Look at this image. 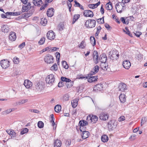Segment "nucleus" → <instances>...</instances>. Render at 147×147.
<instances>
[{
  "label": "nucleus",
  "mask_w": 147,
  "mask_h": 147,
  "mask_svg": "<svg viewBox=\"0 0 147 147\" xmlns=\"http://www.w3.org/2000/svg\"><path fill=\"white\" fill-rule=\"evenodd\" d=\"M80 15L79 14H75L74 15L72 24H74L79 18Z\"/></svg>",
  "instance_id": "nucleus-39"
},
{
  "label": "nucleus",
  "mask_w": 147,
  "mask_h": 147,
  "mask_svg": "<svg viewBox=\"0 0 147 147\" xmlns=\"http://www.w3.org/2000/svg\"><path fill=\"white\" fill-rule=\"evenodd\" d=\"M64 83L62 82H59L58 84V86L59 87H61L63 86Z\"/></svg>",
  "instance_id": "nucleus-62"
},
{
  "label": "nucleus",
  "mask_w": 147,
  "mask_h": 147,
  "mask_svg": "<svg viewBox=\"0 0 147 147\" xmlns=\"http://www.w3.org/2000/svg\"><path fill=\"white\" fill-rule=\"evenodd\" d=\"M84 15L86 17H92L94 16L93 12L92 11L88 10H86L84 11Z\"/></svg>",
  "instance_id": "nucleus-10"
},
{
  "label": "nucleus",
  "mask_w": 147,
  "mask_h": 147,
  "mask_svg": "<svg viewBox=\"0 0 147 147\" xmlns=\"http://www.w3.org/2000/svg\"><path fill=\"white\" fill-rule=\"evenodd\" d=\"M57 66L56 63L54 64L50 68V69L53 71H57Z\"/></svg>",
  "instance_id": "nucleus-37"
},
{
  "label": "nucleus",
  "mask_w": 147,
  "mask_h": 147,
  "mask_svg": "<svg viewBox=\"0 0 147 147\" xmlns=\"http://www.w3.org/2000/svg\"><path fill=\"white\" fill-rule=\"evenodd\" d=\"M102 141L103 142H107L109 140V138L106 135H103L102 136L101 138Z\"/></svg>",
  "instance_id": "nucleus-32"
},
{
  "label": "nucleus",
  "mask_w": 147,
  "mask_h": 147,
  "mask_svg": "<svg viewBox=\"0 0 147 147\" xmlns=\"http://www.w3.org/2000/svg\"><path fill=\"white\" fill-rule=\"evenodd\" d=\"M147 120V119L145 117H143L142 118L141 121V125H143L146 122Z\"/></svg>",
  "instance_id": "nucleus-51"
},
{
  "label": "nucleus",
  "mask_w": 147,
  "mask_h": 147,
  "mask_svg": "<svg viewBox=\"0 0 147 147\" xmlns=\"http://www.w3.org/2000/svg\"><path fill=\"white\" fill-rule=\"evenodd\" d=\"M86 46V44L85 41L83 40L80 43L79 47L80 48H81L82 49H84Z\"/></svg>",
  "instance_id": "nucleus-42"
},
{
  "label": "nucleus",
  "mask_w": 147,
  "mask_h": 147,
  "mask_svg": "<svg viewBox=\"0 0 147 147\" xmlns=\"http://www.w3.org/2000/svg\"><path fill=\"white\" fill-rule=\"evenodd\" d=\"M78 100L77 99H76L73 100L71 101V103L72 107L74 108H75L78 105Z\"/></svg>",
  "instance_id": "nucleus-31"
},
{
  "label": "nucleus",
  "mask_w": 147,
  "mask_h": 147,
  "mask_svg": "<svg viewBox=\"0 0 147 147\" xmlns=\"http://www.w3.org/2000/svg\"><path fill=\"white\" fill-rule=\"evenodd\" d=\"M131 63L129 61L127 60H125L123 62V67L126 69H128L131 66Z\"/></svg>",
  "instance_id": "nucleus-11"
},
{
  "label": "nucleus",
  "mask_w": 147,
  "mask_h": 147,
  "mask_svg": "<svg viewBox=\"0 0 147 147\" xmlns=\"http://www.w3.org/2000/svg\"><path fill=\"white\" fill-rule=\"evenodd\" d=\"M90 42L93 46H94L96 45V40L94 37L91 36L90 37Z\"/></svg>",
  "instance_id": "nucleus-36"
},
{
  "label": "nucleus",
  "mask_w": 147,
  "mask_h": 147,
  "mask_svg": "<svg viewBox=\"0 0 147 147\" xmlns=\"http://www.w3.org/2000/svg\"><path fill=\"white\" fill-rule=\"evenodd\" d=\"M99 59L102 63H105L107 60V58L105 55L102 54L100 55Z\"/></svg>",
  "instance_id": "nucleus-17"
},
{
  "label": "nucleus",
  "mask_w": 147,
  "mask_h": 147,
  "mask_svg": "<svg viewBox=\"0 0 147 147\" xmlns=\"http://www.w3.org/2000/svg\"><path fill=\"white\" fill-rule=\"evenodd\" d=\"M74 2L75 6L79 7L81 9L84 10V8L83 6H82L78 2L76 1H75Z\"/></svg>",
  "instance_id": "nucleus-40"
},
{
  "label": "nucleus",
  "mask_w": 147,
  "mask_h": 147,
  "mask_svg": "<svg viewBox=\"0 0 147 147\" xmlns=\"http://www.w3.org/2000/svg\"><path fill=\"white\" fill-rule=\"evenodd\" d=\"M50 116L51 118V120L50 122L52 123V125L53 127V128L55 127V129L56 126L55 125V124L54 122L55 118L54 115L53 114H51Z\"/></svg>",
  "instance_id": "nucleus-33"
},
{
  "label": "nucleus",
  "mask_w": 147,
  "mask_h": 147,
  "mask_svg": "<svg viewBox=\"0 0 147 147\" xmlns=\"http://www.w3.org/2000/svg\"><path fill=\"white\" fill-rule=\"evenodd\" d=\"M69 95L68 94H65L63 96V100L64 101H68L69 99Z\"/></svg>",
  "instance_id": "nucleus-49"
},
{
  "label": "nucleus",
  "mask_w": 147,
  "mask_h": 147,
  "mask_svg": "<svg viewBox=\"0 0 147 147\" xmlns=\"http://www.w3.org/2000/svg\"><path fill=\"white\" fill-rule=\"evenodd\" d=\"M82 131L83 132L82 136L83 139H85L88 137L90 134L88 131Z\"/></svg>",
  "instance_id": "nucleus-23"
},
{
  "label": "nucleus",
  "mask_w": 147,
  "mask_h": 147,
  "mask_svg": "<svg viewBox=\"0 0 147 147\" xmlns=\"http://www.w3.org/2000/svg\"><path fill=\"white\" fill-rule=\"evenodd\" d=\"M55 111L57 113H59L61 110V106L59 105H56L54 108Z\"/></svg>",
  "instance_id": "nucleus-35"
},
{
  "label": "nucleus",
  "mask_w": 147,
  "mask_h": 147,
  "mask_svg": "<svg viewBox=\"0 0 147 147\" xmlns=\"http://www.w3.org/2000/svg\"><path fill=\"white\" fill-rule=\"evenodd\" d=\"M55 81L54 76L52 74H51L48 76L46 78V82L51 85H52Z\"/></svg>",
  "instance_id": "nucleus-2"
},
{
  "label": "nucleus",
  "mask_w": 147,
  "mask_h": 147,
  "mask_svg": "<svg viewBox=\"0 0 147 147\" xmlns=\"http://www.w3.org/2000/svg\"><path fill=\"white\" fill-rule=\"evenodd\" d=\"M54 59L53 57L49 54L47 55L44 58L45 62L49 64L53 63Z\"/></svg>",
  "instance_id": "nucleus-4"
},
{
  "label": "nucleus",
  "mask_w": 147,
  "mask_h": 147,
  "mask_svg": "<svg viewBox=\"0 0 147 147\" xmlns=\"http://www.w3.org/2000/svg\"><path fill=\"white\" fill-rule=\"evenodd\" d=\"M31 7V4L29 2L27 5L23 6L22 11V12H24L25 11H28L30 9Z\"/></svg>",
  "instance_id": "nucleus-18"
},
{
  "label": "nucleus",
  "mask_w": 147,
  "mask_h": 147,
  "mask_svg": "<svg viewBox=\"0 0 147 147\" xmlns=\"http://www.w3.org/2000/svg\"><path fill=\"white\" fill-rule=\"evenodd\" d=\"M93 61L94 63L96 64L99 61L98 53L96 51H93Z\"/></svg>",
  "instance_id": "nucleus-8"
},
{
  "label": "nucleus",
  "mask_w": 147,
  "mask_h": 147,
  "mask_svg": "<svg viewBox=\"0 0 147 147\" xmlns=\"http://www.w3.org/2000/svg\"><path fill=\"white\" fill-rule=\"evenodd\" d=\"M38 126L39 128H42L44 126V123L42 121H39L38 123Z\"/></svg>",
  "instance_id": "nucleus-53"
},
{
  "label": "nucleus",
  "mask_w": 147,
  "mask_h": 147,
  "mask_svg": "<svg viewBox=\"0 0 147 147\" xmlns=\"http://www.w3.org/2000/svg\"><path fill=\"white\" fill-rule=\"evenodd\" d=\"M36 89L38 91L40 92L43 89V86L41 82H39L36 83L35 85Z\"/></svg>",
  "instance_id": "nucleus-20"
},
{
  "label": "nucleus",
  "mask_w": 147,
  "mask_h": 147,
  "mask_svg": "<svg viewBox=\"0 0 147 147\" xmlns=\"http://www.w3.org/2000/svg\"><path fill=\"white\" fill-rule=\"evenodd\" d=\"M61 145V141L59 140H56L54 143V146L55 147H60Z\"/></svg>",
  "instance_id": "nucleus-29"
},
{
  "label": "nucleus",
  "mask_w": 147,
  "mask_h": 147,
  "mask_svg": "<svg viewBox=\"0 0 147 147\" xmlns=\"http://www.w3.org/2000/svg\"><path fill=\"white\" fill-rule=\"evenodd\" d=\"M47 4H45L44 5H42L40 8V9L41 10H44L45 8L47 6Z\"/></svg>",
  "instance_id": "nucleus-64"
},
{
  "label": "nucleus",
  "mask_w": 147,
  "mask_h": 147,
  "mask_svg": "<svg viewBox=\"0 0 147 147\" xmlns=\"http://www.w3.org/2000/svg\"><path fill=\"white\" fill-rule=\"evenodd\" d=\"M57 29L60 31H61L63 30L64 28V25L63 23H60L58 25L57 27Z\"/></svg>",
  "instance_id": "nucleus-38"
},
{
  "label": "nucleus",
  "mask_w": 147,
  "mask_h": 147,
  "mask_svg": "<svg viewBox=\"0 0 147 147\" xmlns=\"http://www.w3.org/2000/svg\"><path fill=\"white\" fill-rule=\"evenodd\" d=\"M95 25L96 21L93 19L88 20L85 23V25L87 28H93L95 26Z\"/></svg>",
  "instance_id": "nucleus-1"
},
{
  "label": "nucleus",
  "mask_w": 147,
  "mask_h": 147,
  "mask_svg": "<svg viewBox=\"0 0 147 147\" xmlns=\"http://www.w3.org/2000/svg\"><path fill=\"white\" fill-rule=\"evenodd\" d=\"M99 67L98 65H96L94 67L90 72V74L92 75L97 73L99 71Z\"/></svg>",
  "instance_id": "nucleus-22"
},
{
  "label": "nucleus",
  "mask_w": 147,
  "mask_h": 147,
  "mask_svg": "<svg viewBox=\"0 0 147 147\" xmlns=\"http://www.w3.org/2000/svg\"><path fill=\"white\" fill-rule=\"evenodd\" d=\"M47 19L45 18H42L41 19V21H40V24L42 25H45L47 23Z\"/></svg>",
  "instance_id": "nucleus-48"
},
{
  "label": "nucleus",
  "mask_w": 147,
  "mask_h": 147,
  "mask_svg": "<svg viewBox=\"0 0 147 147\" xmlns=\"http://www.w3.org/2000/svg\"><path fill=\"white\" fill-rule=\"evenodd\" d=\"M119 99L121 102H124L126 100L125 95L124 94H120L119 96Z\"/></svg>",
  "instance_id": "nucleus-24"
},
{
  "label": "nucleus",
  "mask_w": 147,
  "mask_h": 147,
  "mask_svg": "<svg viewBox=\"0 0 147 147\" xmlns=\"http://www.w3.org/2000/svg\"><path fill=\"white\" fill-rule=\"evenodd\" d=\"M13 61L14 63L18 64L19 63V59L17 57H15L13 59Z\"/></svg>",
  "instance_id": "nucleus-55"
},
{
  "label": "nucleus",
  "mask_w": 147,
  "mask_h": 147,
  "mask_svg": "<svg viewBox=\"0 0 147 147\" xmlns=\"http://www.w3.org/2000/svg\"><path fill=\"white\" fill-rule=\"evenodd\" d=\"M25 45V42H23L19 46V47L21 49L23 48Z\"/></svg>",
  "instance_id": "nucleus-61"
},
{
  "label": "nucleus",
  "mask_w": 147,
  "mask_h": 147,
  "mask_svg": "<svg viewBox=\"0 0 147 147\" xmlns=\"http://www.w3.org/2000/svg\"><path fill=\"white\" fill-rule=\"evenodd\" d=\"M134 34L137 37H139L140 35L142 34V33L140 32H136Z\"/></svg>",
  "instance_id": "nucleus-60"
},
{
  "label": "nucleus",
  "mask_w": 147,
  "mask_h": 147,
  "mask_svg": "<svg viewBox=\"0 0 147 147\" xmlns=\"http://www.w3.org/2000/svg\"><path fill=\"white\" fill-rule=\"evenodd\" d=\"M0 63L3 69H6L9 65V61L7 60L4 59L1 60L0 61Z\"/></svg>",
  "instance_id": "nucleus-6"
},
{
  "label": "nucleus",
  "mask_w": 147,
  "mask_h": 147,
  "mask_svg": "<svg viewBox=\"0 0 147 147\" xmlns=\"http://www.w3.org/2000/svg\"><path fill=\"white\" fill-rule=\"evenodd\" d=\"M1 30L4 33H7L9 31V28L7 25H4L2 27Z\"/></svg>",
  "instance_id": "nucleus-30"
},
{
  "label": "nucleus",
  "mask_w": 147,
  "mask_h": 147,
  "mask_svg": "<svg viewBox=\"0 0 147 147\" xmlns=\"http://www.w3.org/2000/svg\"><path fill=\"white\" fill-rule=\"evenodd\" d=\"M45 38L44 37H42L38 42V43L40 45H43L45 42Z\"/></svg>",
  "instance_id": "nucleus-50"
},
{
  "label": "nucleus",
  "mask_w": 147,
  "mask_h": 147,
  "mask_svg": "<svg viewBox=\"0 0 147 147\" xmlns=\"http://www.w3.org/2000/svg\"><path fill=\"white\" fill-rule=\"evenodd\" d=\"M24 85L26 88H29L32 87V84L30 80H24Z\"/></svg>",
  "instance_id": "nucleus-14"
},
{
  "label": "nucleus",
  "mask_w": 147,
  "mask_h": 147,
  "mask_svg": "<svg viewBox=\"0 0 147 147\" xmlns=\"http://www.w3.org/2000/svg\"><path fill=\"white\" fill-rule=\"evenodd\" d=\"M106 7L107 10H111L113 8L112 4L110 1L106 5Z\"/></svg>",
  "instance_id": "nucleus-34"
},
{
  "label": "nucleus",
  "mask_w": 147,
  "mask_h": 147,
  "mask_svg": "<svg viewBox=\"0 0 147 147\" xmlns=\"http://www.w3.org/2000/svg\"><path fill=\"white\" fill-rule=\"evenodd\" d=\"M56 54V55L57 60V61L59 60L60 59V53L58 52H57Z\"/></svg>",
  "instance_id": "nucleus-59"
},
{
  "label": "nucleus",
  "mask_w": 147,
  "mask_h": 147,
  "mask_svg": "<svg viewBox=\"0 0 147 147\" xmlns=\"http://www.w3.org/2000/svg\"><path fill=\"white\" fill-rule=\"evenodd\" d=\"M6 132L11 136V138H13L16 136V133L12 130H6Z\"/></svg>",
  "instance_id": "nucleus-16"
},
{
  "label": "nucleus",
  "mask_w": 147,
  "mask_h": 147,
  "mask_svg": "<svg viewBox=\"0 0 147 147\" xmlns=\"http://www.w3.org/2000/svg\"><path fill=\"white\" fill-rule=\"evenodd\" d=\"M97 21L99 24H102L104 23V17L98 19Z\"/></svg>",
  "instance_id": "nucleus-54"
},
{
  "label": "nucleus",
  "mask_w": 147,
  "mask_h": 147,
  "mask_svg": "<svg viewBox=\"0 0 147 147\" xmlns=\"http://www.w3.org/2000/svg\"><path fill=\"white\" fill-rule=\"evenodd\" d=\"M100 2L99 1L96 4H89L88 6L90 8L94 9L96 8L100 4Z\"/></svg>",
  "instance_id": "nucleus-27"
},
{
  "label": "nucleus",
  "mask_w": 147,
  "mask_h": 147,
  "mask_svg": "<svg viewBox=\"0 0 147 147\" xmlns=\"http://www.w3.org/2000/svg\"><path fill=\"white\" fill-rule=\"evenodd\" d=\"M14 110V108L13 109H8L6 110L3 112V114H8L9 113L11 112L12 111Z\"/></svg>",
  "instance_id": "nucleus-44"
},
{
  "label": "nucleus",
  "mask_w": 147,
  "mask_h": 147,
  "mask_svg": "<svg viewBox=\"0 0 147 147\" xmlns=\"http://www.w3.org/2000/svg\"><path fill=\"white\" fill-rule=\"evenodd\" d=\"M73 82L71 81L70 82H68L67 83H66V86L67 88H68L71 87L73 86Z\"/></svg>",
  "instance_id": "nucleus-46"
},
{
  "label": "nucleus",
  "mask_w": 147,
  "mask_h": 147,
  "mask_svg": "<svg viewBox=\"0 0 147 147\" xmlns=\"http://www.w3.org/2000/svg\"><path fill=\"white\" fill-rule=\"evenodd\" d=\"M98 117L96 115H89L87 117V120L88 121H90L92 123H96L98 121Z\"/></svg>",
  "instance_id": "nucleus-3"
},
{
  "label": "nucleus",
  "mask_w": 147,
  "mask_h": 147,
  "mask_svg": "<svg viewBox=\"0 0 147 147\" xmlns=\"http://www.w3.org/2000/svg\"><path fill=\"white\" fill-rule=\"evenodd\" d=\"M79 124L80 125V131H82V129L83 127L86 125L88 124V123L85 120H82L80 121L79 122Z\"/></svg>",
  "instance_id": "nucleus-19"
},
{
  "label": "nucleus",
  "mask_w": 147,
  "mask_h": 147,
  "mask_svg": "<svg viewBox=\"0 0 147 147\" xmlns=\"http://www.w3.org/2000/svg\"><path fill=\"white\" fill-rule=\"evenodd\" d=\"M119 90L121 92H124L127 90L126 85L123 83H120L119 86Z\"/></svg>",
  "instance_id": "nucleus-12"
},
{
  "label": "nucleus",
  "mask_w": 147,
  "mask_h": 147,
  "mask_svg": "<svg viewBox=\"0 0 147 147\" xmlns=\"http://www.w3.org/2000/svg\"><path fill=\"white\" fill-rule=\"evenodd\" d=\"M125 29L126 30H125L124 29H123V31L124 32H125V33L128 35L129 36L131 37H132V35L131 33L130 32L128 29V28L127 27H125Z\"/></svg>",
  "instance_id": "nucleus-41"
},
{
  "label": "nucleus",
  "mask_w": 147,
  "mask_h": 147,
  "mask_svg": "<svg viewBox=\"0 0 147 147\" xmlns=\"http://www.w3.org/2000/svg\"><path fill=\"white\" fill-rule=\"evenodd\" d=\"M22 12L19 11L16 12H13V16H18L22 14Z\"/></svg>",
  "instance_id": "nucleus-56"
},
{
  "label": "nucleus",
  "mask_w": 147,
  "mask_h": 147,
  "mask_svg": "<svg viewBox=\"0 0 147 147\" xmlns=\"http://www.w3.org/2000/svg\"><path fill=\"white\" fill-rule=\"evenodd\" d=\"M122 6V3L121 2H118L116 5L115 8L117 11L118 13H121L122 11L121 9Z\"/></svg>",
  "instance_id": "nucleus-13"
},
{
  "label": "nucleus",
  "mask_w": 147,
  "mask_h": 147,
  "mask_svg": "<svg viewBox=\"0 0 147 147\" xmlns=\"http://www.w3.org/2000/svg\"><path fill=\"white\" fill-rule=\"evenodd\" d=\"M125 117L123 116H121L118 119L119 121H121L125 120Z\"/></svg>",
  "instance_id": "nucleus-57"
},
{
  "label": "nucleus",
  "mask_w": 147,
  "mask_h": 147,
  "mask_svg": "<svg viewBox=\"0 0 147 147\" xmlns=\"http://www.w3.org/2000/svg\"><path fill=\"white\" fill-rule=\"evenodd\" d=\"M28 131V129L26 128H25L22 129L20 132V134L23 135L26 133Z\"/></svg>",
  "instance_id": "nucleus-47"
},
{
  "label": "nucleus",
  "mask_w": 147,
  "mask_h": 147,
  "mask_svg": "<svg viewBox=\"0 0 147 147\" xmlns=\"http://www.w3.org/2000/svg\"><path fill=\"white\" fill-rule=\"evenodd\" d=\"M109 117V114L105 112H102L100 114L99 118L102 120H107L108 119Z\"/></svg>",
  "instance_id": "nucleus-5"
},
{
  "label": "nucleus",
  "mask_w": 147,
  "mask_h": 147,
  "mask_svg": "<svg viewBox=\"0 0 147 147\" xmlns=\"http://www.w3.org/2000/svg\"><path fill=\"white\" fill-rule=\"evenodd\" d=\"M9 38L11 41L15 40L16 38L15 33L14 32H11L9 35Z\"/></svg>",
  "instance_id": "nucleus-21"
},
{
  "label": "nucleus",
  "mask_w": 147,
  "mask_h": 147,
  "mask_svg": "<svg viewBox=\"0 0 147 147\" xmlns=\"http://www.w3.org/2000/svg\"><path fill=\"white\" fill-rule=\"evenodd\" d=\"M116 53H117V52L114 51L112 52V53L111 54V56L113 58H115L116 57Z\"/></svg>",
  "instance_id": "nucleus-58"
},
{
  "label": "nucleus",
  "mask_w": 147,
  "mask_h": 147,
  "mask_svg": "<svg viewBox=\"0 0 147 147\" xmlns=\"http://www.w3.org/2000/svg\"><path fill=\"white\" fill-rule=\"evenodd\" d=\"M108 127L110 130H112L115 127V125L111 121L108 123Z\"/></svg>",
  "instance_id": "nucleus-25"
},
{
  "label": "nucleus",
  "mask_w": 147,
  "mask_h": 147,
  "mask_svg": "<svg viewBox=\"0 0 147 147\" xmlns=\"http://www.w3.org/2000/svg\"><path fill=\"white\" fill-rule=\"evenodd\" d=\"M103 89V85L102 84H99L95 85L93 89L95 91H101Z\"/></svg>",
  "instance_id": "nucleus-9"
},
{
  "label": "nucleus",
  "mask_w": 147,
  "mask_h": 147,
  "mask_svg": "<svg viewBox=\"0 0 147 147\" xmlns=\"http://www.w3.org/2000/svg\"><path fill=\"white\" fill-rule=\"evenodd\" d=\"M28 101V99H22L19 101L18 103L20 105L23 104L27 102Z\"/></svg>",
  "instance_id": "nucleus-52"
},
{
  "label": "nucleus",
  "mask_w": 147,
  "mask_h": 147,
  "mask_svg": "<svg viewBox=\"0 0 147 147\" xmlns=\"http://www.w3.org/2000/svg\"><path fill=\"white\" fill-rule=\"evenodd\" d=\"M97 78V76H91L88 79V82L91 83L96 81Z\"/></svg>",
  "instance_id": "nucleus-28"
},
{
  "label": "nucleus",
  "mask_w": 147,
  "mask_h": 147,
  "mask_svg": "<svg viewBox=\"0 0 147 147\" xmlns=\"http://www.w3.org/2000/svg\"><path fill=\"white\" fill-rule=\"evenodd\" d=\"M62 65L63 67L65 68V69H67L68 68V65L66 62L65 61H63L62 62Z\"/></svg>",
  "instance_id": "nucleus-45"
},
{
  "label": "nucleus",
  "mask_w": 147,
  "mask_h": 147,
  "mask_svg": "<svg viewBox=\"0 0 147 147\" xmlns=\"http://www.w3.org/2000/svg\"><path fill=\"white\" fill-rule=\"evenodd\" d=\"M61 79L62 81L65 82L67 83L71 81V80L70 79L64 77H61Z\"/></svg>",
  "instance_id": "nucleus-43"
},
{
  "label": "nucleus",
  "mask_w": 147,
  "mask_h": 147,
  "mask_svg": "<svg viewBox=\"0 0 147 147\" xmlns=\"http://www.w3.org/2000/svg\"><path fill=\"white\" fill-rule=\"evenodd\" d=\"M54 9L53 8H51L48 9L47 11V14L49 17H51L54 15Z\"/></svg>",
  "instance_id": "nucleus-15"
},
{
  "label": "nucleus",
  "mask_w": 147,
  "mask_h": 147,
  "mask_svg": "<svg viewBox=\"0 0 147 147\" xmlns=\"http://www.w3.org/2000/svg\"><path fill=\"white\" fill-rule=\"evenodd\" d=\"M47 36L48 39L52 40L55 39V35L53 31L50 30L47 33Z\"/></svg>",
  "instance_id": "nucleus-7"
},
{
  "label": "nucleus",
  "mask_w": 147,
  "mask_h": 147,
  "mask_svg": "<svg viewBox=\"0 0 147 147\" xmlns=\"http://www.w3.org/2000/svg\"><path fill=\"white\" fill-rule=\"evenodd\" d=\"M120 20L123 24H125V19L124 18H121Z\"/></svg>",
  "instance_id": "nucleus-63"
},
{
  "label": "nucleus",
  "mask_w": 147,
  "mask_h": 147,
  "mask_svg": "<svg viewBox=\"0 0 147 147\" xmlns=\"http://www.w3.org/2000/svg\"><path fill=\"white\" fill-rule=\"evenodd\" d=\"M33 3L34 5L37 6H40L43 3L41 0H34V1H33Z\"/></svg>",
  "instance_id": "nucleus-26"
}]
</instances>
